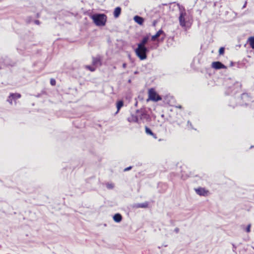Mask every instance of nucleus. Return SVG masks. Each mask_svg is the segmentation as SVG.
I'll list each match as a JSON object with an SVG mask.
<instances>
[{
    "instance_id": "nucleus-1",
    "label": "nucleus",
    "mask_w": 254,
    "mask_h": 254,
    "mask_svg": "<svg viewBox=\"0 0 254 254\" xmlns=\"http://www.w3.org/2000/svg\"><path fill=\"white\" fill-rule=\"evenodd\" d=\"M95 24L98 26H103L106 24L107 16L103 13H96L91 16Z\"/></svg>"
},
{
    "instance_id": "nucleus-2",
    "label": "nucleus",
    "mask_w": 254,
    "mask_h": 254,
    "mask_svg": "<svg viewBox=\"0 0 254 254\" xmlns=\"http://www.w3.org/2000/svg\"><path fill=\"white\" fill-rule=\"evenodd\" d=\"M180 15L179 20L180 25L184 27L186 26V23L189 20V15L186 12L185 8L183 6L179 7Z\"/></svg>"
},
{
    "instance_id": "nucleus-3",
    "label": "nucleus",
    "mask_w": 254,
    "mask_h": 254,
    "mask_svg": "<svg viewBox=\"0 0 254 254\" xmlns=\"http://www.w3.org/2000/svg\"><path fill=\"white\" fill-rule=\"evenodd\" d=\"M148 52V49L145 46L137 45V48L135 50L136 56L141 60H144L147 58V53Z\"/></svg>"
},
{
    "instance_id": "nucleus-4",
    "label": "nucleus",
    "mask_w": 254,
    "mask_h": 254,
    "mask_svg": "<svg viewBox=\"0 0 254 254\" xmlns=\"http://www.w3.org/2000/svg\"><path fill=\"white\" fill-rule=\"evenodd\" d=\"M162 100V98L155 92L154 89L151 88L148 91V99L147 101L151 100L157 102Z\"/></svg>"
},
{
    "instance_id": "nucleus-5",
    "label": "nucleus",
    "mask_w": 254,
    "mask_h": 254,
    "mask_svg": "<svg viewBox=\"0 0 254 254\" xmlns=\"http://www.w3.org/2000/svg\"><path fill=\"white\" fill-rule=\"evenodd\" d=\"M196 193L200 196H206L208 193V191L202 188H199L195 189Z\"/></svg>"
},
{
    "instance_id": "nucleus-6",
    "label": "nucleus",
    "mask_w": 254,
    "mask_h": 254,
    "mask_svg": "<svg viewBox=\"0 0 254 254\" xmlns=\"http://www.w3.org/2000/svg\"><path fill=\"white\" fill-rule=\"evenodd\" d=\"M212 67L216 69L226 68V66L220 62H214L212 63Z\"/></svg>"
},
{
    "instance_id": "nucleus-7",
    "label": "nucleus",
    "mask_w": 254,
    "mask_h": 254,
    "mask_svg": "<svg viewBox=\"0 0 254 254\" xmlns=\"http://www.w3.org/2000/svg\"><path fill=\"white\" fill-rule=\"evenodd\" d=\"M161 35H163V36L161 38V40H163L165 37V34L164 32V31L162 30H159L155 35L152 36L151 37V40L152 41H155L157 38H158L159 36H160Z\"/></svg>"
},
{
    "instance_id": "nucleus-8",
    "label": "nucleus",
    "mask_w": 254,
    "mask_h": 254,
    "mask_svg": "<svg viewBox=\"0 0 254 254\" xmlns=\"http://www.w3.org/2000/svg\"><path fill=\"white\" fill-rule=\"evenodd\" d=\"M148 202L146 201L143 203H135L133 205V207L136 208H146L148 207Z\"/></svg>"
},
{
    "instance_id": "nucleus-9",
    "label": "nucleus",
    "mask_w": 254,
    "mask_h": 254,
    "mask_svg": "<svg viewBox=\"0 0 254 254\" xmlns=\"http://www.w3.org/2000/svg\"><path fill=\"white\" fill-rule=\"evenodd\" d=\"M133 20L135 21V22L138 23L139 25H142L144 22V19L139 16L135 15L133 17Z\"/></svg>"
},
{
    "instance_id": "nucleus-10",
    "label": "nucleus",
    "mask_w": 254,
    "mask_h": 254,
    "mask_svg": "<svg viewBox=\"0 0 254 254\" xmlns=\"http://www.w3.org/2000/svg\"><path fill=\"white\" fill-rule=\"evenodd\" d=\"M127 121L129 122H135L139 123V119L136 116L132 115L130 117L127 118Z\"/></svg>"
},
{
    "instance_id": "nucleus-11",
    "label": "nucleus",
    "mask_w": 254,
    "mask_h": 254,
    "mask_svg": "<svg viewBox=\"0 0 254 254\" xmlns=\"http://www.w3.org/2000/svg\"><path fill=\"white\" fill-rule=\"evenodd\" d=\"M114 220L117 223L120 222L122 219V216L120 213H116L113 216Z\"/></svg>"
},
{
    "instance_id": "nucleus-12",
    "label": "nucleus",
    "mask_w": 254,
    "mask_h": 254,
    "mask_svg": "<svg viewBox=\"0 0 254 254\" xmlns=\"http://www.w3.org/2000/svg\"><path fill=\"white\" fill-rule=\"evenodd\" d=\"M121 12V8L120 7H117L115 8L114 11V16L115 18H117L119 16Z\"/></svg>"
},
{
    "instance_id": "nucleus-13",
    "label": "nucleus",
    "mask_w": 254,
    "mask_h": 254,
    "mask_svg": "<svg viewBox=\"0 0 254 254\" xmlns=\"http://www.w3.org/2000/svg\"><path fill=\"white\" fill-rule=\"evenodd\" d=\"M148 38L147 37H144L140 43H138L137 45H140L141 46H145V44L148 42Z\"/></svg>"
},
{
    "instance_id": "nucleus-14",
    "label": "nucleus",
    "mask_w": 254,
    "mask_h": 254,
    "mask_svg": "<svg viewBox=\"0 0 254 254\" xmlns=\"http://www.w3.org/2000/svg\"><path fill=\"white\" fill-rule=\"evenodd\" d=\"M92 64L93 65H97L98 64H99L100 65L101 64L100 59L99 58H93L92 59Z\"/></svg>"
},
{
    "instance_id": "nucleus-15",
    "label": "nucleus",
    "mask_w": 254,
    "mask_h": 254,
    "mask_svg": "<svg viewBox=\"0 0 254 254\" xmlns=\"http://www.w3.org/2000/svg\"><path fill=\"white\" fill-rule=\"evenodd\" d=\"M248 42H249V43L251 47L253 49H254V37H250L248 39Z\"/></svg>"
},
{
    "instance_id": "nucleus-16",
    "label": "nucleus",
    "mask_w": 254,
    "mask_h": 254,
    "mask_svg": "<svg viewBox=\"0 0 254 254\" xmlns=\"http://www.w3.org/2000/svg\"><path fill=\"white\" fill-rule=\"evenodd\" d=\"M9 95L10 98H12L13 100L18 99L21 97V95L19 93H11Z\"/></svg>"
},
{
    "instance_id": "nucleus-17",
    "label": "nucleus",
    "mask_w": 254,
    "mask_h": 254,
    "mask_svg": "<svg viewBox=\"0 0 254 254\" xmlns=\"http://www.w3.org/2000/svg\"><path fill=\"white\" fill-rule=\"evenodd\" d=\"M124 105V102L123 101L120 100L117 103V113H118L120 109Z\"/></svg>"
},
{
    "instance_id": "nucleus-18",
    "label": "nucleus",
    "mask_w": 254,
    "mask_h": 254,
    "mask_svg": "<svg viewBox=\"0 0 254 254\" xmlns=\"http://www.w3.org/2000/svg\"><path fill=\"white\" fill-rule=\"evenodd\" d=\"M145 132L147 134H150L151 135H154L153 132L152 131V130L149 128H148L147 127H145Z\"/></svg>"
},
{
    "instance_id": "nucleus-19",
    "label": "nucleus",
    "mask_w": 254,
    "mask_h": 254,
    "mask_svg": "<svg viewBox=\"0 0 254 254\" xmlns=\"http://www.w3.org/2000/svg\"><path fill=\"white\" fill-rule=\"evenodd\" d=\"M85 68L91 71H94L95 70V68L90 65H86Z\"/></svg>"
},
{
    "instance_id": "nucleus-20",
    "label": "nucleus",
    "mask_w": 254,
    "mask_h": 254,
    "mask_svg": "<svg viewBox=\"0 0 254 254\" xmlns=\"http://www.w3.org/2000/svg\"><path fill=\"white\" fill-rule=\"evenodd\" d=\"M106 187L108 189H112L114 188V185L113 184H111V183H107L106 184Z\"/></svg>"
},
{
    "instance_id": "nucleus-21",
    "label": "nucleus",
    "mask_w": 254,
    "mask_h": 254,
    "mask_svg": "<svg viewBox=\"0 0 254 254\" xmlns=\"http://www.w3.org/2000/svg\"><path fill=\"white\" fill-rule=\"evenodd\" d=\"M225 49L224 47H221L219 50V53L220 55H223L224 53Z\"/></svg>"
},
{
    "instance_id": "nucleus-22",
    "label": "nucleus",
    "mask_w": 254,
    "mask_h": 254,
    "mask_svg": "<svg viewBox=\"0 0 254 254\" xmlns=\"http://www.w3.org/2000/svg\"><path fill=\"white\" fill-rule=\"evenodd\" d=\"M249 96L247 94L244 93L242 95V99H248Z\"/></svg>"
},
{
    "instance_id": "nucleus-23",
    "label": "nucleus",
    "mask_w": 254,
    "mask_h": 254,
    "mask_svg": "<svg viewBox=\"0 0 254 254\" xmlns=\"http://www.w3.org/2000/svg\"><path fill=\"white\" fill-rule=\"evenodd\" d=\"M13 99H12V98H10V95L8 97V98L7 99V101L10 104H12V100Z\"/></svg>"
},
{
    "instance_id": "nucleus-24",
    "label": "nucleus",
    "mask_w": 254,
    "mask_h": 254,
    "mask_svg": "<svg viewBox=\"0 0 254 254\" xmlns=\"http://www.w3.org/2000/svg\"><path fill=\"white\" fill-rule=\"evenodd\" d=\"M147 117V115L145 113H141L140 116V119L142 120L143 118Z\"/></svg>"
},
{
    "instance_id": "nucleus-25",
    "label": "nucleus",
    "mask_w": 254,
    "mask_h": 254,
    "mask_svg": "<svg viewBox=\"0 0 254 254\" xmlns=\"http://www.w3.org/2000/svg\"><path fill=\"white\" fill-rule=\"evenodd\" d=\"M50 83L52 85L54 86V85H56V82L54 79L52 78V79H51Z\"/></svg>"
},
{
    "instance_id": "nucleus-26",
    "label": "nucleus",
    "mask_w": 254,
    "mask_h": 254,
    "mask_svg": "<svg viewBox=\"0 0 254 254\" xmlns=\"http://www.w3.org/2000/svg\"><path fill=\"white\" fill-rule=\"evenodd\" d=\"M235 86H237V90L236 91V92H237L240 88V84L239 82H237L235 83Z\"/></svg>"
},
{
    "instance_id": "nucleus-27",
    "label": "nucleus",
    "mask_w": 254,
    "mask_h": 254,
    "mask_svg": "<svg viewBox=\"0 0 254 254\" xmlns=\"http://www.w3.org/2000/svg\"><path fill=\"white\" fill-rule=\"evenodd\" d=\"M251 224H249L247 226V227L246 228V231H247V232L249 233L251 231Z\"/></svg>"
},
{
    "instance_id": "nucleus-28",
    "label": "nucleus",
    "mask_w": 254,
    "mask_h": 254,
    "mask_svg": "<svg viewBox=\"0 0 254 254\" xmlns=\"http://www.w3.org/2000/svg\"><path fill=\"white\" fill-rule=\"evenodd\" d=\"M131 168H132L131 166L128 167L124 169V171L126 172V171H129V170H130L131 169Z\"/></svg>"
},
{
    "instance_id": "nucleus-29",
    "label": "nucleus",
    "mask_w": 254,
    "mask_h": 254,
    "mask_svg": "<svg viewBox=\"0 0 254 254\" xmlns=\"http://www.w3.org/2000/svg\"><path fill=\"white\" fill-rule=\"evenodd\" d=\"M174 232H175L176 233H178L179 232V228H176L175 229H174Z\"/></svg>"
},
{
    "instance_id": "nucleus-30",
    "label": "nucleus",
    "mask_w": 254,
    "mask_h": 254,
    "mask_svg": "<svg viewBox=\"0 0 254 254\" xmlns=\"http://www.w3.org/2000/svg\"><path fill=\"white\" fill-rule=\"evenodd\" d=\"M35 23L37 25H39L40 24V21L38 20H35Z\"/></svg>"
},
{
    "instance_id": "nucleus-31",
    "label": "nucleus",
    "mask_w": 254,
    "mask_h": 254,
    "mask_svg": "<svg viewBox=\"0 0 254 254\" xmlns=\"http://www.w3.org/2000/svg\"><path fill=\"white\" fill-rule=\"evenodd\" d=\"M123 67L125 68L127 67V64L124 63L122 65Z\"/></svg>"
},
{
    "instance_id": "nucleus-32",
    "label": "nucleus",
    "mask_w": 254,
    "mask_h": 254,
    "mask_svg": "<svg viewBox=\"0 0 254 254\" xmlns=\"http://www.w3.org/2000/svg\"><path fill=\"white\" fill-rule=\"evenodd\" d=\"M156 21H154L153 22V25L154 26H155V25H156Z\"/></svg>"
},
{
    "instance_id": "nucleus-33",
    "label": "nucleus",
    "mask_w": 254,
    "mask_h": 254,
    "mask_svg": "<svg viewBox=\"0 0 254 254\" xmlns=\"http://www.w3.org/2000/svg\"><path fill=\"white\" fill-rule=\"evenodd\" d=\"M245 6H246V4H245L244 5L243 7H245Z\"/></svg>"
},
{
    "instance_id": "nucleus-34",
    "label": "nucleus",
    "mask_w": 254,
    "mask_h": 254,
    "mask_svg": "<svg viewBox=\"0 0 254 254\" xmlns=\"http://www.w3.org/2000/svg\"><path fill=\"white\" fill-rule=\"evenodd\" d=\"M231 65L232 66L233 65V63H231Z\"/></svg>"
},
{
    "instance_id": "nucleus-35",
    "label": "nucleus",
    "mask_w": 254,
    "mask_h": 254,
    "mask_svg": "<svg viewBox=\"0 0 254 254\" xmlns=\"http://www.w3.org/2000/svg\"><path fill=\"white\" fill-rule=\"evenodd\" d=\"M131 82V80L129 79V80H128V82Z\"/></svg>"
}]
</instances>
